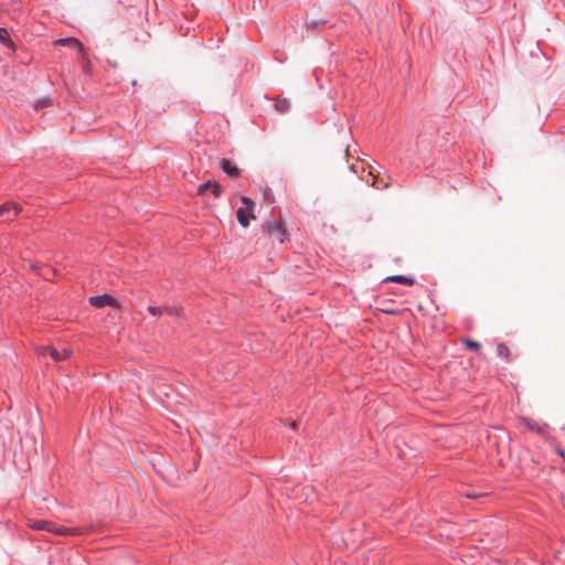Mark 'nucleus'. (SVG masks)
Wrapping results in <instances>:
<instances>
[{
  "mask_svg": "<svg viewBox=\"0 0 565 565\" xmlns=\"http://www.w3.org/2000/svg\"><path fill=\"white\" fill-rule=\"evenodd\" d=\"M29 526L35 531H45L57 535H76L78 534L77 529H71L60 526L56 523L49 520H34L30 522Z\"/></svg>",
  "mask_w": 565,
  "mask_h": 565,
  "instance_id": "1",
  "label": "nucleus"
},
{
  "mask_svg": "<svg viewBox=\"0 0 565 565\" xmlns=\"http://www.w3.org/2000/svg\"><path fill=\"white\" fill-rule=\"evenodd\" d=\"M265 233L271 238L273 243L284 244L288 239V234L284 224L277 221L266 223Z\"/></svg>",
  "mask_w": 565,
  "mask_h": 565,
  "instance_id": "2",
  "label": "nucleus"
},
{
  "mask_svg": "<svg viewBox=\"0 0 565 565\" xmlns=\"http://www.w3.org/2000/svg\"><path fill=\"white\" fill-rule=\"evenodd\" d=\"M21 211L22 206L20 204L8 201L0 205V220L2 222H11Z\"/></svg>",
  "mask_w": 565,
  "mask_h": 565,
  "instance_id": "3",
  "label": "nucleus"
},
{
  "mask_svg": "<svg viewBox=\"0 0 565 565\" xmlns=\"http://www.w3.org/2000/svg\"><path fill=\"white\" fill-rule=\"evenodd\" d=\"M88 301L95 308H104V307L117 308V307H119L118 301L107 294L93 296L88 299Z\"/></svg>",
  "mask_w": 565,
  "mask_h": 565,
  "instance_id": "4",
  "label": "nucleus"
},
{
  "mask_svg": "<svg viewBox=\"0 0 565 565\" xmlns=\"http://www.w3.org/2000/svg\"><path fill=\"white\" fill-rule=\"evenodd\" d=\"M46 353H49L51 355V358L56 362L64 361L71 355V351L66 348L56 349L53 347H46V348H43L42 351L40 352V354H43V355Z\"/></svg>",
  "mask_w": 565,
  "mask_h": 565,
  "instance_id": "5",
  "label": "nucleus"
},
{
  "mask_svg": "<svg viewBox=\"0 0 565 565\" xmlns=\"http://www.w3.org/2000/svg\"><path fill=\"white\" fill-rule=\"evenodd\" d=\"M54 45L58 46H67L71 49H75L79 52V54L84 55V46L83 44L75 38H62L54 41Z\"/></svg>",
  "mask_w": 565,
  "mask_h": 565,
  "instance_id": "6",
  "label": "nucleus"
},
{
  "mask_svg": "<svg viewBox=\"0 0 565 565\" xmlns=\"http://www.w3.org/2000/svg\"><path fill=\"white\" fill-rule=\"evenodd\" d=\"M207 190H211L215 198H218L221 194V185L215 181H207L198 186V194L203 195Z\"/></svg>",
  "mask_w": 565,
  "mask_h": 565,
  "instance_id": "7",
  "label": "nucleus"
},
{
  "mask_svg": "<svg viewBox=\"0 0 565 565\" xmlns=\"http://www.w3.org/2000/svg\"><path fill=\"white\" fill-rule=\"evenodd\" d=\"M220 169L231 178H236L239 175L238 168L228 159L223 158L220 161Z\"/></svg>",
  "mask_w": 565,
  "mask_h": 565,
  "instance_id": "8",
  "label": "nucleus"
},
{
  "mask_svg": "<svg viewBox=\"0 0 565 565\" xmlns=\"http://www.w3.org/2000/svg\"><path fill=\"white\" fill-rule=\"evenodd\" d=\"M242 202L246 207H239L236 212L237 220L243 227H247V195H242Z\"/></svg>",
  "mask_w": 565,
  "mask_h": 565,
  "instance_id": "9",
  "label": "nucleus"
},
{
  "mask_svg": "<svg viewBox=\"0 0 565 565\" xmlns=\"http://www.w3.org/2000/svg\"><path fill=\"white\" fill-rule=\"evenodd\" d=\"M521 422L527 429H530L539 435L544 434V427H546V425H543V426L539 425L536 422L529 419V418H522Z\"/></svg>",
  "mask_w": 565,
  "mask_h": 565,
  "instance_id": "10",
  "label": "nucleus"
},
{
  "mask_svg": "<svg viewBox=\"0 0 565 565\" xmlns=\"http://www.w3.org/2000/svg\"><path fill=\"white\" fill-rule=\"evenodd\" d=\"M384 281H393V282L404 284V285H408V286H412L415 282V280L413 278L403 276V275L390 276V277L385 278Z\"/></svg>",
  "mask_w": 565,
  "mask_h": 565,
  "instance_id": "11",
  "label": "nucleus"
},
{
  "mask_svg": "<svg viewBox=\"0 0 565 565\" xmlns=\"http://www.w3.org/2000/svg\"><path fill=\"white\" fill-rule=\"evenodd\" d=\"M497 353L498 355L505 360L507 362H510L511 361V353H510V350L509 348L504 344V343H500L498 344L497 347Z\"/></svg>",
  "mask_w": 565,
  "mask_h": 565,
  "instance_id": "12",
  "label": "nucleus"
},
{
  "mask_svg": "<svg viewBox=\"0 0 565 565\" xmlns=\"http://www.w3.org/2000/svg\"><path fill=\"white\" fill-rule=\"evenodd\" d=\"M0 42L6 45H13L12 40L8 36L7 30L3 28H0Z\"/></svg>",
  "mask_w": 565,
  "mask_h": 565,
  "instance_id": "13",
  "label": "nucleus"
},
{
  "mask_svg": "<svg viewBox=\"0 0 565 565\" xmlns=\"http://www.w3.org/2000/svg\"><path fill=\"white\" fill-rule=\"evenodd\" d=\"M163 313H167L169 316H180V308L175 306H164Z\"/></svg>",
  "mask_w": 565,
  "mask_h": 565,
  "instance_id": "14",
  "label": "nucleus"
},
{
  "mask_svg": "<svg viewBox=\"0 0 565 565\" xmlns=\"http://www.w3.org/2000/svg\"><path fill=\"white\" fill-rule=\"evenodd\" d=\"M463 343L470 350H479L481 348V344L475 340L465 339Z\"/></svg>",
  "mask_w": 565,
  "mask_h": 565,
  "instance_id": "15",
  "label": "nucleus"
},
{
  "mask_svg": "<svg viewBox=\"0 0 565 565\" xmlns=\"http://www.w3.org/2000/svg\"><path fill=\"white\" fill-rule=\"evenodd\" d=\"M147 310L153 317L163 315V308L162 307L148 306Z\"/></svg>",
  "mask_w": 565,
  "mask_h": 565,
  "instance_id": "16",
  "label": "nucleus"
},
{
  "mask_svg": "<svg viewBox=\"0 0 565 565\" xmlns=\"http://www.w3.org/2000/svg\"><path fill=\"white\" fill-rule=\"evenodd\" d=\"M248 204H249V220H252V218H255V216L253 214L254 202L252 200H249Z\"/></svg>",
  "mask_w": 565,
  "mask_h": 565,
  "instance_id": "17",
  "label": "nucleus"
},
{
  "mask_svg": "<svg viewBox=\"0 0 565 565\" xmlns=\"http://www.w3.org/2000/svg\"><path fill=\"white\" fill-rule=\"evenodd\" d=\"M557 454L565 459V451L562 449H557Z\"/></svg>",
  "mask_w": 565,
  "mask_h": 565,
  "instance_id": "18",
  "label": "nucleus"
},
{
  "mask_svg": "<svg viewBox=\"0 0 565 565\" xmlns=\"http://www.w3.org/2000/svg\"><path fill=\"white\" fill-rule=\"evenodd\" d=\"M467 497L475 499V498H478V494H476V493H467Z\"/></svg>",
  "mask_w": 565,
  "mask_h": 565,
  "instance_id": "19",
  "label": "nucleus"
},
{
  "mask_svg": "<svg viewBox=\"0 0 565 565\" xmlns=\"http://www.w3.org/2000/svg\"><path fill=\"white\" fill-rule=\"evenodd\" d=\"M290 427H291L292 429H297V422H292V423H290Z\"/></svg>",
  "mask_w": 565,
  "mask_h": 565,
  "instance_id": "20",
  "label": "nucleus"
}]
</instances>
